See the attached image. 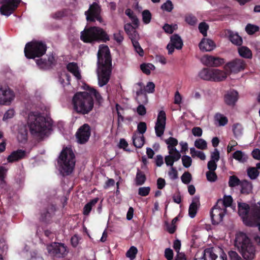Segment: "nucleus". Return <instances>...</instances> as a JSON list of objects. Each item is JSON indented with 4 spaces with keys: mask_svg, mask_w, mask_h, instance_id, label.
Returning <instances> with one entry per match:
<instances>
[{
    "mask_svg": "<svg viewBox=\"0 0 260 260\" xmlns=\"http://www.w3.org/2000/svg\"><path fill=\"white\" fill-rule=\"evenodd\" d=\"M206 175L207 180L209 182H214L217 180V176L215 172L207 171Z\"/></svg>",
    "mask_w": 260,
    "mask_h": 260,
    "instance_id": "56",
    "label": "nucleus"
},
{
    "mask_svg": "<svg viewBox=\"0 0 260 260\" xmlns=\"http://www.w3.org/2000/svg\"><path fill=\"white\" fill-rule=\"evenodd\" d=\"M246 67V62L243 59L236 58L226 63L224 68L230 73H238L243 71Z\"/></svg>",
    "mask_w": 260,
    "mask_h": 260,
    "instance_id": "11",
    "label": "nucleus"
},
{
    "mask_svg": "<svg viewBox=\"0 0 260 260\" xmlns=\"http://www.w3.org/2000/svg\"><path fill=\"white\" fill-rule=\"evenodd\" d=\"M26 155V152L21 149H18L13 151L8 157L7 160L9 162H13L23 158Z\"/></svg>",
    "mask_w": 260,
    "mask_h": 260,
    "instance_id": "18",
    "label": "nucleus"
},
{
    "mask_svg": "<svg viewBox=\"0 0 260 260\" xmlns=\"http://www.w3.org/2000/svg\"><path fill=\"white\" fill-rule=\"evenodd\" d=\"M241 193L242 194H249L252 189V184L247 180H243L241 182Z\"/></svg>",
    "mask_w": 260,
    "mask_h": 260,
    "instance_id": "32",
    "label": "nucleus"
},
{
    "mask_svg": "<svg viewBox=\"0 0 260 260\" xmlns=\"http://www.w3.org/2000/svg\"><path fill=\"white\" fill-rule=\"evenodd\" d=\"M194 146L197 148L201 150H205L207 148V142L203 139H197L194 142Z\"/></svg>",
    "mask_w": 260,
    "mask_h": 260,
    "instance_id": "43",
    "label": "nucleus"
},
{
    "mask_svg": "<svg viewBox=\"0 0 260 260\" xmlns=\"http://www.w3.org/2000/svg\"><path fill=\"white\" fill-rule=\"evenodd\" d=\"M182 161L185 168H189L192 164V159L188 155H183L182 157Z\"/></svg>",
    "mask_w": 260,
    "mask_h": 260,
    "instance_id": "58",
    "label": "nucleus"
},
{
    "mask_svg": "<svg viewBox=\"0 0 260 260\" xmlns=\"http://www.w3.org/2000/svg\"><path fill=\"white\" fill-rule=\"evenodd\" d=\"M238 99V93L235 90H233L224 95L225 103L229 106H234Z\"/></svg>",
    "mask_w": 260,
    "mask_h": 260,
    "instance_id": "23",
    "label": "nucleus"
},
{
    "mask_svg": "<svg viewBox=\"0 0 260 260\" xmlns=\"http://www.w3.org/2000/svg\"><path fill=\"white\" fill-rule=\"evenodd\" d=\"M136 85L138 87L136 92L137 96L146 93L145 86L142 82H138Z\"/></svg>",
    "mask_w": 260,
    "mask_h": 260,
    "instance_id": "55",
    "label": "nucleus"
},
{
    "mask_svg": "<svg viewBox=\"0 0 260 260\" xmlns=\"http://www.w3.org/2000/svg\"><path fill=\"white\" fill-rule=\"evenodd\" d=\"M206 65L211 67H218L224 63V59L211 55L204 56Z\"/></svg>",
    "mask_w": 260,
    "mask_h": 260,
    "instance_id": "17",
    "label": "nucleus"
},
{
    "mask_svg": "<svg viewBox=\"0 0 260 260\" xmlns=\"http://www.w3.org/2000/svg\"><path fill=\"white\" fill-rule=\"evenodd\" d=\"M137 252V248L135 246H132L126 252V256L129 258L131 260H133L135 258Z\"/></svg>",
    "mask_w": 260,
    "mask_h": 260,
    "instance_id": "44",
    "label": "nucleus"
},
{
    "mask_svg": "<svg viewBox=\"0 0 260 260\" xmlns=\"http://www.w3.org/2000/svg\"><path fill=\"white\" fill-rule=\"evenodd\" d=\"M99 201V198H95L87 203L83 208V214L87 216L89 214L92 207L94 206Z\"/></svg>",
    "mask_w": 260,
    "mask_h": 260,
    "instance_id": "29",
    "label": "nucleus"
},
{
    "mask_svg": "<svg viewBox=\"0 0 260 260\" xmlns=\"http://www.w3.org/2000/svg\"><path fill=\"white\" fill-rule=\"evenodd\" d=\"M91 135V127L87 123L81 126L76 133L77 142L80 144L86 143Z\"/></svg>",
    "mask_w": 260,
    "mask_h": 260,
    "instance_id": "10",
    "label": "nucleus"
},
{
    "mask_svg": "<svg viewBox=\"0 0 260 260\" xmlns=\"http://www.w3.org/2000/svg\"><path fill=\"white\" fill-rule=\"evenodd\" d=\"M174 8L172 2L170 0H167L166 3L163 4L161 6V9L167 12H171Z\"/></svg>",
    "mask_w": 260,
    "mask_h": 260,
    "instance_id": "53",
    "label": "nucleus"
},
{
    "mask_svg": "<svg viewBox=\"0 0 260 260\" xmlns=\"http://www.w3.org/2000/svg\"><path fill=\"white\" fill-rule=\"evenodd\" d=\"M233 131L236 138L240 136L242 134L241 125L239 123L234 124L233 127Z\"/></svg>",
    "mask_w": 260,
    "mask_h": 260,
    "instance_id": "60",
    "label": "nucleus"
},
{
    "mask_svg": "<svg viewBox=\"0 0 260 260\" xmlns=\"http://www.w3.org/2000/svg\"><path fill=\"white\" fill-rule=\"evenodd\" d=\"M28 123L31 134L40 138H43L49 130L46 118L40 114H30Z\"/></svg>",
    "mask_w": 260,
    "mask_h": 260,
    "instance_id": "6",
    "label": "nucleus"
},
{
    "mask_svg": "<svg viewBox=\"0 0 260 260\" xmlns=\"http://www.w3.org/2000/svg\"><path fill=\"white\" fill-rule=\"evenodd\" d=\"M98 77L100 87L109 82L112 71V58L107 46L100 48L98 52Z\"/></svg>",
    "mask_w": 260,
    "mask_h": 260,
    "instance_id": "1",
    "label": "nucleus"
},
{
    "mask_svg": "<svg viewBox=\"0 0 260 260\" xmlns=\"http://www.w3.org/2000/svg\"><path fill=\"white\" fill-rule=\"evenodd\" d=\"M133 143L134 145L138 148H141L143 147L145 143V138L142 136H138L136 134L133 136Z\"/></svg>",
    "mask_w": 260,
    "mask_h": 260,
    "instance_id": "31",
    "label": "nucleus"
},
{
    "mask_svg": "<svg viewBox=\"0 0 260 260\" xmlns=\"http://www.w3.org/2000/svg\"><path fill=\"white\" fill-rule=\"evenodd\" d=\"M185 20L188 24L193 26L197 22V18L192 14H187L185 17Z\"/></svg>",
    "mask_w": 260,
    "mask_h": 260,
    "instance_id": "52",
    "label": "nucleus"
},
{
    "mask_svg": "<svg viewBox=\"0 0 260 260\" xmlns=\"http://www.w3.org/2000/svg\"><path fill=\"white\" fill-rule=\"evenodd\" d=\"M146 177L145 174L139 169L137 170V172L136 177V184L137 185H142L146 181Z\"/></svg>",
    "mask_w": 260,
    "mask_h": 260,
    "instance_id": "35",
    "label": "nucleus"
},
{
    "mask_svg": "<svg viewBox=\"0 0 260 260\" xmlns=\"http://www.w3.org/2000/svg\"><path fill=\"white\" fill-rule=\"evenodd\" d=\"M181 179L184 184H188L192 179V176L189 172H185L181 176Z\"/></svg>",
    "mask_w": 260,
    "mask_h": 260,
    "instance_id": "51",
    "label": "nucleus"
},
{
    "mask_svg": "<svg viewBox=\"0 0 260 260\" xmlns=\"http://www.w3.org/2000/svg\"><path fill=\"white\" fill-rule=\"evenodd\" d=\"M181 154L179 152L176 153L175 155H169L165 157V163L168 166L173 167V164L175 161H178L181 157Z\"/></svg>",
    "mask_w": 260,
    "mask_h": 260,
    "instance_id": "28",
    "label": "nucleus"
},
{
    "mask_svg": "<svg viewBox=\"0 0 260 260\" xmlns=\"http://www.w3.org/2000/svg\"><path fill=\"white\" fill-rule=\"evenodd\" d=\"M245 30L248 35H251L259 30V27L251 24H247Z\"/></svg>",
    "mask_w": 260,
    "mask_h": 260,
    "instance_id": "45",
    "label": "nucleus"
},
{
    "mask_svg": "<svg viewBox=\"0 0 260 260\" xmlns=\"http://www.w3.org/2000/svg\"><path fill=\"white\" fill-rule=\"evenodd\" d=\"M135 48V51L139 54L140 56L144 55V51L142 47L140 46L139 43L138 41H134L132 43Z\"/></svg>",
    "mask_w": 260,
    "mask_h": 260,
    "instance_id": "62",
    "label": "nucleus"
},
{
    "mask_svg": "<svg viewBox=\"0 0 260 260\" xmlns=\"http://www.w3.org/2000/svg\"><path fill=\"white\" fill-rule=\"evenodd\" d=\"M14 98L13 92L8 87L0 85V104L9 105Z\"/></svg>",
    "mask_w": 260,
    "mask_h": 260,
    "instance_id": "16",
    "label": "nucleus"
},
{
    "mask_svg": "<svg viewBox=\"0 0 260 260\" xmlns=\"http://www.w3.org/2000/svg\"><path fill=\"white\" fill-rule=\"evenodd\" d=\"M225 34L228 36L229 39L233 44L237 46L242 45L243 42L242 39L237 33H234L232 30L228 29Z\"/></svg>",
    "mask_w": 260,
    "mask_h": 260,
    "instance_id": "24",
    "label": "nucleus"
},
{
    "mask_svg": "<svg viewBox=\"0 0 260 260\" xmlns=\"http://www.w3.org/2000/svg\"><path fill=\"white\" fill-rule=\"evenodd\" d=\"M114 39L119 44H120L123 40V32L119 30L113 35Z\"/></svg>",
    "mask_w": 260,
    "mask_h": 260,
    "instance_id": "61",
    "label": "nucleus"
},
{
    "mask_svg": "<svg viewBox=\"0 0 260 260\" xmlns=\"http://www.w3.org/2000/svg\"><path fill=\"white\" fill-rule=\"evenodd\" d=\"M89 94L93 95L96 101L99 103H101L102 102L103 99L100 93L95 89L90 88L89 89Z\"/></svg>",
    "mask_w": 260,
    "mask_h": 260,
    "instance_id": "54",
    "label": "nucleus"
},
{
    "mask_svg": "<svg viewBox=\"0 0 260 260\" xmlns=\"http://www.w3.org/2000/svg\"><path fill=\"white\" fill-rule=\"evenodd\" d=\"M241 181L240 179L236 176H230L229 181V185L230 187H233L240 185Z\"/></svg>",
    "mask_w": 260,
    "mask_h": 260,
    "instance_id": "47",
    "label": "nucleus"
},
{
    "mask_svg": "<svg viewBox=\"0 0 260 260\" xmlns=\"http://www.w3.org/2000/svg\"><path fill=\"white\" fill-rule=\"evenodd\" d=\"M150 189L149 186L141 187L138 189V194L142 197H146L149 194Z\"/></svg>",
    "mask_w": 260,
    "mask_h": 260,
    "instance_id": "59",
    "label": "nucleus"
},
{
    "mask_svg": "<svg viewBox=\"0 0 260 260\" xmlns=\"http://www.w3.org/2000/svg\"><path fill=\"white\" fill-rule=\"evenodd\" d=\"M80 39L84 43L106 42L109 40V37L103 28L97 26H91L85 27L81 32Z\"/></svg>",
    "mask_w": 260,
    "mask_h": 260,
    "instance_id": "7",
    "label": "nucleus"
},
{
    "mask_svg": "<svg viewBox=\"0 0 260 260\" xmlns=\"http://www.w3.org/2000/svg\"><path fill=\"white\" fill-rule=\"evenodd\" d=\"M67 69L69 72L73 74L77 79H81V76L77 63L74 62L69 63L67 66Z\"/></svg>",
    "mask_w": 260,
    "mask_h": 260,
    "instance_id": "25",
    "label": "nucleus"
},
{
    "mask_svg": "<svg viewBox=\"0 0 260 260\" xmlns=\"http://www.w3.org/2000/svg\"><path fill=\"white\" fill-rule=\"evenodd\" d=\"M36 62L37 66L42 69L46 70L49 69V67L47 62L46 59L40 58L37 59Z\"/></svg>",
    "mask_w": 260,
    "mask_h": 260,
    "instance_id": "48",
    "label": "nucleus"
},
{
    "mask_svg": "<svg viewBox=\"0 0 260 260\" xmlns=\"http://www.w3.org/2000/svg\"><path fill=\"white\" fill-rule=\"evenodd\" d=\"M233 198L231 196H224L223 199H218L216 203L217 206L223 209H226V207H230L233 203Z\"/></svg>",
    "mask_w": 260,
    "mask_h": 260,
    "instance_id": "27",
    "label": "nucleus"
},
{
    "mask_svg": "<svg viewBox=\"0 0 260 260\" xmlns=\"http://www.w3.org/2000/svg\"><path fill=\"white\" fill-rule=\"evenodd\" d=\"M226 211V209H223L221 206H217L216 204L210 211L212 224L216 225L222 221Z\"/></svg>",
    "mask_w": 260,
    "mask_h": 260,
    "instance_id": "14",
    "label": "nucleus"
},
{
    "mask_svg": "<svg viewBox=\"0 0 260 260\" xmlns=\"http://www.w3.org/2000/svg\"><path fill=\"white\" fill-rule=\"evenodd\" d=\"M212 79L211 81L220 82L225 80L227 77L226 74L222 70L216 69H212Z\"/></svg>",
    "mask_w": 260,
    "mask_h": 260,
    "instance_id": "22",
    "label": "nucleus"
},
{
    "mask_svg": "<svg viewBox=\"0 0 260 260\" xmlns=\"http://www.w3.org/2000/svg\"><path fill=\"white\" fill-rule=\"evenodd\" d=\"M67 15V10L66 9H62L59 11H57L54 13H52L50 16L53 19L56 20H59L62 19L63 17H66Z\"/></svg>",
    "mask_w": 260,
    "mask_h": 260,
    "instance_id": "36",
    "label": "nucleus"
},
{
    "mask_svg": "<svg viewBox=\"0 0 260 260\" xmlns=\"http://www.w3.org/2000/svg\"><path fill=\"white\" fill-rule=\"evenodd\" d=\"M4 3L0 8L1 14L5 16H9L18 8L21 0H4Z\"/></svg>",
    "mask_w": 260,
    "mask_h": 260,
    "instance_id": "13",
    "label": "nucleus"
},
{
    "mask_svg": "<svg viewBox=\"0 0 260 260\" xmlns=\"http://www.w3.org/2000/svg\"><path fill=\"white\" fill-rule=\"evenodd\" d=\"M165 257L167 260H173L174 252L172 249L167 248L165 250Z\"/></svg>",
    "mask_w": 260,
    "mask_h": 260,
    "instance_id": "63",
    "label": "nucleus"
},
{
    "mask_svg": "<svg viewBox=\"0 0 260 260\" xmlns=\"http://www.w3.org/2000/svg\"><path fill=\"white\" fill-rule=\"evenodd\" d=\"M215 118L218 121L220 125L224 126L228 122V118L220 113H217L215 116Z\"/></svg>",
    "mask_w": 260,
    "mask_h": 260,
    "instance_id": "50",
    "label": "nucleus"
},
{
    "mask_svg": "<svg viewBox=\"0 0 260 260\" xmlns=\"http://www.w3.org/2000/svg\"><path fill=\"white\" fill-rule=\"evenodd\" d=\"M235 246L245 260H252L254 258V246L245 233L239 232L236 235Z\"/></svg>",
    "mask_w": 260,
    "mask_h": 260,
    "instance_id": "3",
    "label": "nucleus"
},
{
    "mask_svg": "<svg viewBox=\"0 0 260 260\" xmlns=\"http://www.w3.org/2000/svg\"><path fill=\"white\" fill-rule=\"evenodd\" d=\"M212 69L210 68H204L198 73V76L202 80L211 81L212 79Z\"/></svg>",
    "mask_w": 260,
    "mask_h": 260,
    "instance_id": "26",
    "label": "nucleus"
},
{
    "mask_svg": "<svg viewBox=\"0 0 260 260\" xmlns=\"http://www.w3.org/2000/svg\"><path fill=\"white\" fill-rule=\"evenodd\" d=\"M17 139L19 142L25 143L27 140V131L25 129L19 131Z\"/></svg>",
    "mask_w": 260,
    "mask_h": 260,
    "instance_id": "40",
    "label": "nucleus"
},
{
    "mask_svg": "<svg viewBox=\"0 0 260 260\" xmlns=\"http://www.w3.org/2000/svg\"><path fill=\"white\" fill-rule=\"evenodd\" d=\"M154 66L151 63H143L140 65V69L145 74L148 75L150 74V70L153 68L154 69Z\"/></svg>",
    "mask_w": 260,
    "mask_h": 260,
    "instance_id": "41",
    "label": "nucleus"
},
{
    "mask_svg": "<svg viewBox=\"0 0 260 260\" xmlns=\"http://www.w3.org/2000/svg\"><path fill=\"white\" fill-rule=\"evenodd\" d=\"M200 205L199 198L195 197L193 199L192 203L190 204L188 209V215L191 218H193L196 216Z\"/></svg>",
    "mask_w": 260,
    "mask_h": 260,
    "instance_id": "21",
    "label": "nucleus"
},
{
    "mask_svg": "<svg viewBox=\"0 0 260 260\" xmlns=\"http://www.w3.org/2000/svg\"><path fill=\"white\" fill-rule=\"evenodd\" d=\"M142 19L145 24H148L150 23L152 15L150 12L148 10H145L142 12Z\"/></svg>",
    "mask_w": 260,
    "mask_h": 260,
    "instance_id": "46",
    "label": "nucleus"
},
{
    "mask_svg": "<svg viewBox=\"0 0 260 260\" xmlns=\"http://www.w3.org/2000/svg\"><path fill=\"white\" fill-rule=\"evenodd\" d=\"M238 208V214L246 225L255 227L260 221V208L258 207H250L247 203L239 202Z\"/></svg>",
    "mask_w": 260,
    "mask_h": 260,
    "instance_id": "2",
    "label": "nucleus"
},
{
    "mask_svg": "<svg viewBox=\"0 0 260 260\" xmlns=\"http://www.w3.org/2000/svg\"><path fill=\"white\" fill-rule=\"evenodd\" d=\"M72 103L74 110L80 114H87L93 108V98L89 93L85 91L75 94Z\"/></svg>",
    "mask_w": 260,
    "mask_h": 260,
    "instance_id": "5",
    "label": "nucleus"
},
{
    "mask_svg": "<svg viewBox=\"0 0 260 260\" xmlns=\"http://www.w3.org/2000/svg\"><path fill=\"white\" fill-rule=\"evenodd\" d=\"M47 250L49 256L54 259L63 258L69 252L67 246L59 242H52L47 245Z\"/></svg>",
    "mask_w": 260,
    "mask_h": 260,
    "instance_id": "9",
    "label": "nucleus"
},
{
    "mask_svg": "<svg viewBox=\"0 0 260 260\" xmlns=\"http://www.w3.org/2000/svg\"><path fill=\"white\" fill-rule=\"evenodd\" d=\"M156 123L166 124V114L164 111L161 110L159 112Z\"/></svg>",
    "mask_w": 260,
    "mask_h": 260,
    "instance_id": "49",
    "label": "nucleus"
},
{
    "mask_svg": "<svg viewBox=\"0 0 260 260\" xmlns=\"http://www.w3.org/2000/svg\"><path fill=\"white\" fill-rule=\"evenodd\" d=\"M170 42L175 45V48L180 50L183 45L181 37L178 34H174L171 37Z\"/></svg>",
    "mask_w": 260,
    "mask_h": 260,
    "instance_id": "30",
    "label": "nucleus"
},
{
    "mask_svg": "<svg viewBox=\"0 0 260 260\" xmlns=\"http://www.w3.org/2000/svg\"><path fill=\"white\" fill-rule=\"evenodd\" d=\"M209 28L208 25L205 22H201L199 25L200 32L204 36H207V32Z\"/></svg>",
    "mask_w": 260,
    "mask_h": 260,
    "instance_id": "57",
    "label": "nucleus"
},
{
    "mask_svg": "<svg viewBox=\"0 0 260 260\" xmlns=\"http://www.w3.org/2000/svg\"><path fill=\"white\" fill-rule=\"evenodd\" d=\"M217 255L214 252L213 248L205 249L201 257L195 258L194 260H216Z\"/></svg>",
    "mask_w": 260,
    "mask_h": 260,
    "instance_id": "19",
    "label": "nucleus"
},
{
    "mask_svg": "<svg viewBox=\"0 0 260 260\" xmlns=\"http://www.w3.org/2000/svg\"><path fill=\"white\" fill-rule=\"evenodd\" d=\"M166 124L155 123V132L157 137H161L164 133Z\"/></svg>",
    "mask_w": 260,
    "mask_h": 260,
    "instance_id": "42",
    "label": "nucleus"
},
{
    "mask_svg": "<svg viewBox=\"0 0 260 260\" xmlns=\"http://www.w3.org/2000/svg\"><path fill=\"white\" fill-rule=\"evenodd\" d=\"M47 50L46 44L42 41H32L26 43L24 52L25 56L29 59L40 57L44 55Z\"/></svg>",
    "mask_w": 260,
    "mask_h": 260,
    "instance_id": "8",
    "label": "nucleus"
},
{
    "mask_svg": "<svg viewBox=\"0 0 260 260\" xmlns=\"http://www.w3.org/2000/svg\"><path fill=\"white\" fill-rule=\"evenodd\" d=\"M259 174V171L255 167H249L247 169V175L252 180L255 179Z\"/></svg>",
    "mask_w": 260,
    "mask_h": 260,
    "instance_id": "39",
    "label": "nucleus"
},
{
    "mask_svg": "<svg viewBox=\"0 0 260 260\" xmlns=\"http://www.w3.org/2000/svg\"><path fill=\"white\" fill-rule=\"evenodd\" d=\"M233 157L241 162H245L248 159V156L240 150H237L233 154Z\"/></svg>",
    "mask_w": 260,
    "mask_h": 260,
    "instance_id": "33",
    "label": "nucleus"
},
{
    "mask_svg": "<svg viewBox=\"0 0 260 260\" xmlns=\"http://www.w3.org/2000/svg\"><path fill=\"white\" fill-rule=\"evenodd\" d=\"M60 174L63 176L70 175L73 171L75 163V155L70 147H66L61 150L57 161Z\"/></svg>",
    "mask_w": 260,
    "mask_h": 260,
    "instance_id": "4",
    "label": "nucleus"
},
{
    "mask_svg": "<svg viewBox=\"0 0 260 260\" xmlns=\"http://www.w3.org/2000/svg\"><path fill=\"white\" fill-rule=\"evenodd\" d=\"M239 55L245 58H251L252 54L251 51L246 46H242L238 49Z\"/></svg>",
    "mask_w": 260,
    "mask_h": 260,
    "instance_id": "34",
    "label": "nucleus"
},
{
    "mask_svg": "<svg viewBox=\"0 0 260 260\" xmlns=\"http://www.w3.org/2000/svg\"><path fill=\"white\" fill-rule=\"evenodd\" d=\"M55 211L56 208L54 205H48L46 208L41 210L40 212V220L46 223H51L52 218L55 215Z\"/></svg>",
    "mask_w": 260,
    "mask_h": 260,
    "instance_id": "15",
    "label": "nucleus"
},
{
    "mask_svg": "<svg viewBox=\"0 0 260 260\" xmlns=\"http://www.w3.org/2000/svg\"><path fill=\"white\" fill-rule=\"evenodd\" d=\"M199 46L203 51H211L214 49L215 45L212 40L203 39L200 43Z\"/></svg>",
    "mask_w": 260,
    "mask_h": 260,
    "instance_id": "20",
    "label": "nucleus"
},
{
    "mask_svg": "<svg viewBox=\"0 0 260 260\" xmlns=\"http://www.w3.org/2000/svg\"><path fill=\"white\" fill-rule=\"evenodd\" d=\"M190 153L193 158L197 156L202 160H204L206 159V155L203 152L197 150L193 147L190 148Z\"/></svg>",
    "mask_w": 260,
    "mask_h": 260,
    "instance_id": "37",
    "label": "nucleus"
},
{
    "mask_svg": "<svg viewBox=\"0 0 260 260\" xmlns=\"http://www.w3.org/2000/svg\"><path fill=\"white\" fill-rule=\"evenodd\" d=\"M8 170L4 167H0V187H4L6 185L5 177L7 175Z\"/></svg>",
    "mask_w": 260,
    "mask_h": 260,
    "instance_id": "38",
    "label": "nucleus"
},
{
    "mask_svg": "<svg viewBox=\"0 0 260 260\" xmlns=\"http://www.w3.org/2000/svg\"><path fill=\"white\" fill-rule=\"evenodd\" d=\"M101 8L100 6L96 2L91 4L88 10L85 12L86 16V19L89 22H94L95 19L101 21L102 19L100 16Z\"/></svg>",
    "mask_w": 260,
    "mask_h": 260,
    "instance_id": "12",
    "label": "nucleus"
},
{
    "mask_svg": "<svg viewBox=\"0 0 260 260\" xmlns=\"http://www.w3.org/2000/svg\"><path fill=\"white\" fill-rule=\"evenodd\" d=\"M228 255L231 260H244L235 251H229L228 252Z\"/></svg>",
    "mask_w": 260,
    "mask_h": 260,
    "instance_id": "64",
    "label": "nucleus"
}]
</instances>
